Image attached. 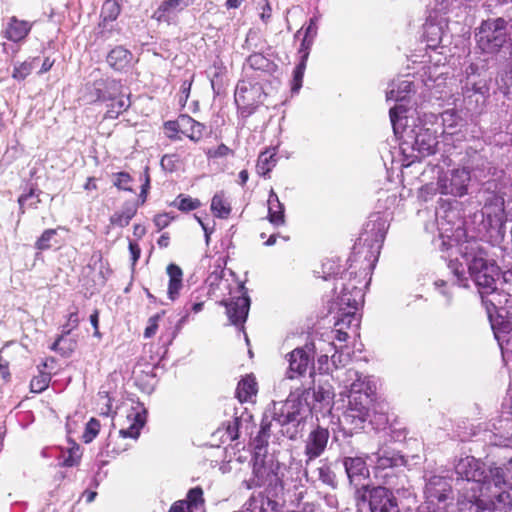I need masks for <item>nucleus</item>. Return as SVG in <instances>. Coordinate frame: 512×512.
I'll use <instances>...</instances> for the list:
<instances>
[{
  "instance_id": "nucleus-1",
  "label": "nucleus",
  "mask_w": 512,
  "mask_h": 512,
  "mask_svg": "<svg viewBox=\"0 0 512 512\" xmlns=\"http://www.w3.org/2000/svg\"><path fill=\"white\" fill-rule=\"evenodd\" d=\"M439 231L433 240L435 247L448 252V267L456 278V284L468 287V273L479 288L482 296L495 294L500 280V269L495 263H489L486 253L478 240L467 235L465 222L459 211L453 208L436 212Z\"/></svg>"
},
{
  "instance_id": "nucleus-2",
  "label": "nucleus",
  "mask_w": 512,
  "mask_h": 512,
  "mask_svg": "<svg viewBox=\"0 0 512 512\" xmlns=\"http://www.w3.org/2000/svg\"><path fill=\"white\" fill-rule=\"evenodd\" d=\"M491 489L477 500H459L458 512H512V457L503 466L490 470Z\"/></svg>"
},
{
  "instance_id": "nucleus-3",
  "label": "nucleus",
  "mask_w": 512,
  "mask_h": 512,
  "mask_svg": "<svg viewBox=\"0 0 512 512\" xmlns=\"http://www.w3.org/2000/svg\"><path fill=\"white\" fill-rule=\"evenodd\" d=\"M405 112L402 105L389 111L394 134L401 140L403 151L411 148L422 157L436 153L439 145L436 132L421 124L409 125L408 117L403 115Z\"/></svg>"
},
{
  "instance_id": "nucleus-4",
  "label": "nucleus",
  "mask_w": 512,
  "mask_h": 512,
  "mask_svg": "<svg viewBox=\"0 0 512 512\" xmlns=\"http://www.w3.org/2000/svg\"><path fill=\"white\" fill-rule=\"evenodd\" d=\"M486 465L473 456L460 458L455 464V473L459 479L465 480V486L461 488L458 500L474 501L480 497L484 489H491L490 470ZM459 501H457V504Z\"/></svg>"
},
{
  "instance_id": "nucleus-5",
  "label": "nucleus",
  "mask_w": 512,
  "mask_h": 512,
  "mask_svg": "<svg viewBox=\"0 0 512 512\" xmlns=\"http://www.w3.org/2000/svg\"><path fill=\"white\" fill-rule=\"evenodd\" d=\"M504 198L494 192H487L485 203L479 213L474 214L477 235L481 238L497 236L505 222Z\"/></svg>"
},
{
  "instance_id": "nucleus-6",
  "label": "nucleus",
  "mask_w": 512,
  "mask_h": 512,
  "mask_svg": "<svg viewBox=\"0 0 512 512\" xmlns=\"http://www.w3.org/2000/svg\"><path fill=\"white\" fill-rule=\"evenodd\" d=\"M355 501L359 510L368 504L370 512H400L394 493L383 486L358 487L355 491Z\"/></svg>"
},
{
  "instance_id": "nucleus-7",
  "label": "nucleus",
  "mask_w": 512,
  "mask_h": 512,
  "mask_svg": "<svg viewBox=\"0 0 512 512\" xmlns=\"http://www.w3.org/2000/svg\"><path fill=\"white\" fill-rule=\"evenodd\" d=\"M506 24L502 18L482 22L475 37L484 52H495L507 41Z\"/></svg>"
},
{
  "instance_id": "nucleus-8",
  "label": "nucleus",
  "mask_w": 512,
  "mask_h": 512,
  "mask_svg": "<svg viewBox=\"0 0 512 512\" xmlns=\"http://www.w3.org/2000/svg\"><path fill=\"white\" fill-rule=\"evenodd\" d=\"M98 100L107 102V111L104 115V119L118 118V116L131 105L129 95L121 92V84L116 80H111L106 83V90L99 91Z\"/></svg>"
},
{
  "instance_id": "nucleus-9",
  "label": "nucleus",
  "mask_w": 512,
  "mask_h": 512,
  "mask_svg": "<svg viewBox=\"0 0 512 512\" xmlns=\"http://www.w3.org/2000/svg\"><path fill=\"white\" fill-rule=\"evenodd\" d=\"M348 407L343 414V423L351 430L362 429L369 416L371 398L364 394L348 395Z\"/></svg>"
},
{
  "instance_id": "nucleus-10",
  "label": "nucleus",
  "mask_w": 512,
  "mask_h": 512,
  "mask_svg": "<svg viewBox=\"0 0 512 512\" xmlns=\"http://www.w3.org/2000/svg\"><path fill=\"white\" fill-rule=\"evenodd\" d=\"M470 179V171L466 168L453 169L439 177L438 191L444 195L462 197L467 193Z\"/></svg>"
},
{
  "instance_id": "nucleus-11",
  "label": "nucleus",
  "mask_w": 512,
  "mask_h": 512,
  "mask_svg": "<svg viewBox=\"0 0 512 512\" xmlns=\"http://www.w3.org/2000/svg\"><path fill=\"white\" fill-rule=\"evenodd\" d=\"M362 281L358 280L349 283L344 282V278H340V291L336 296V304L339 310H358L359 306L363 303L364 293L362 287L358 286ZM339 280L335 285V293H337Z\"/></svg>"
},
{
  "instance_id": "nucleus-12",
  "label": "nucleus",
  "mask_w": 512,
  "mask_h": 512,
  "mask_svg": "<svg viewBox=\"0 0 512 512\" xmlns=\"http://www.w3.org/2000/svg\"><path fill=\"white\" fill-rule=\"evenodd\" d=\"M302 408L300 401L288 398L286 401L273 402L270 413L272 419L280 426L298 425L303 419Z\"/></svg>"
},
{
  "instance_id": "nucleus-13",
  "label": "nucleus",
  "mask_w": 512,
  "mask_h": 512,
  "mask_svg": "<svg viewBox=\"0 0 512 512\" xmlns=\"http://www.w3.org/2000/svg\"><path fill=\"white\" fill-rule=\"evenodd\" d=\"M424 495L429 503L447 504L452 499V487L450 480L441 475H425Z\"/></svg>"
},
{
  "instance_id": "nucleus-14",
  "label": "nucleus",
  "mask_w": 512,
  "mask_h": 512,
  "mask_svg": "<svg viewBox=\"0 0 512 512\" xmlns=\"http://www.w3.org/2000/svg\"><path fill=\"white\" fill-rule=\"evenodd\" d=\"M361 241L367 242L368 238H364L363 234L359 238V243L354 246L352 258H350L351 264L349 269L357 268V265H354V263H359V276L366 278L374 269L375 263L378 260L379 246L375 249L373 246L365 247L364 245H361Z\"/></svg>"
},
{
  "instance_id": "nucleus-15",
  "label": "nucleus",
  "mask_w": 512,
  "mask_h": 512,
  "mask_svg": "<svg viewBox=\"0 0 512 512\" xmlns=\"http://www.w3.org/2000/svg\"><path fill=\"white\" fill-rule=\"evenodd\" d=\"M329 437V430L321 426H316L307 434L303 441V453L305 456V465L307 467L325 452Z\"/></svg>"
},
{
  "instance_id": "nucleus-16",
  "label": "nucleus",
  "mask_w": 512,
  "mask_h": 512,
  "mask_svg": "<svg viewBox=\"0 0 512 512\" xmlns=\"http://www.w3.org/2000/svg\"><path fill=\"white\" fill-rule=\"evenodd\" d=\"M279 478L273 472L270 466H267L262 459L256 458L252 466V476L242 482V485L248 489H254L262 486L277 484Z\"/></svg>"
},
{
  "instance_id": "nucleus-17",
  "label": "nucleus",
  "mask_w": 512,
  "mask_h": 512,
  "mask_svg": "<svg viewBox=\"0 0 512 512\" xmlns=\"http://www.w3.org/2000/svg\"><path fill=\"white\" fill-rule=\"evenodd\" d=\"M289 367L286 372L288 379H295L303 376L313 361V354L308 347L295 348L288 355Z\"/></svg>"
},
{
  "instance_id": "nucleus-18",
  "label": "nucleus",
  "mask_w": 512,
  "mask_h": 512,
  "mask_svg": "<svg viewBox=\"0 0 512 512\" xmlns=\"http://www.w3.org/2000/svg\"><path fill=\"white\" fill-rule=\"evenodd\" d=\"M221 303L226 307V313L231 324L243 326L248 316L250 298L243 294L229 301H222Z\"/></svg>"
},
{
  "instance_id": "nucleus-19",
  "label": "nucleus",
  "mask_w": 512,
  "mask_h": 512,
  "mask_svg": "<svg viewBox=\"0 0 512 512\" xmlns=\"http://www.w3.org/2000/svg\"><path fill=\"white\" fill-rule=\"evenodd\" d=\"M343 465L351 484L358 486L369 477L366 460L362 457H345Z\"/></svg>"
},
{
  "instance_id": "nucleus-20",
  "label": "nucleus",
  "mask_w": 512,
  "mask_h": 512,
  "mask_svg": "<svg viewBox=\"0 0 512 512\" xmlns=\"http://www.w3.org/2000/svg\"><path fill=\"white\" fill-rule=\"evenodd\" d=\"M309 467L305 465V469L303 471L299 469L297 473L305 476L307 481H320L331 487L336 486V475L327 462L319 461V466L315 469H310Z\"/></svg>"
},
{
  "instance_id": "nucleus-21",
  "label": "nucleus",
  "mask_w": 512,
  "mask_h": 512,
  "mask_svg": "<svg viewBox=\"0 0 512 512\" xmlns=\"http://www.w3.org/2000/svg\"><path fill=\"white\" fill-rule=\"evenodd\" d=\"M194 0H165L153 14L158 22L170 23L171 19L178 13L192 5Z\"/></svg>"
},
{
  "instance_id": "nucleus-22",
  "label": "nucleus",
  "mask_w": 512,
  "mask_h": 512,
  "mask_svg": "<svg viewBox=\"0 0 512 512\" xmlns=\"http://www.w3.org/2000/svg\"><path fill=\"white\" fill-rule=\"evenodd\" d=\"M443 131L442 135L445 141L457 140L461 141L464 137L463 133L458 127H461L462 119L454 110H446L441 114Z\"/></svg>"
},
{
  "instance_id": "nucleus-23",
  "label": "nucleus",
  "mask_w": 512,
  "mask_h": 512,
  "mask_svg": "<svg viewBox=\"0 0 512 512\" xmlns=\"http://www.w3.org/2000/svg\"><path fill=\"white\" fill-rule=\"evenodd\" d=\"M267 205V219L269 220V222L275 227L284 226L286 223L285 207L284 204L279 200L278 195L273 189L269 191Z\"/></svg>"
},
{
  "instance_id": "nucleus-24",
  "label": "nucleus",
  "mask_w": 512,
  "mask_h": 512,
  "mask_svg": "<svg viewBox=\"0 0 512 512\" xmlns=\"http://www.w3.org/2000/svg\"><path fill=\"white\" fill-rule=\"evenodd\" d=\"M415 91L414 83L408 78L393 80L386 91L387 100L396 102L406 100Z\"/></svg>"
},
{
  "instance_id": "nucleus-25",
  "label": "nucleus",
  "mask_w": 512,
  "mask_h": 512,
  "mask_svg": "<svg viewBox=\"0 0 512 512\" xmlns=\"http://www.w3.org/2000/svg\"><path fill=\"white\" fill-rule=\"evenodd\" d=\"M347 377L349 380H352V383L349 386V395L364 394L371 398V395L374 393L375 386L372 385V382L368 377L362 376L355 370H348Z\"/></svg>"
},
{
  "instance_id": "nucleus-26",
  "label": "nucleus",
  "mask_w": 512,
  "mask_h": 512,
  "mask_svg": "<svg viewBox=\"0 0 512 512\" xmlns=\"http://www.w3.org/2000/svg\"><path fill=\"white\" fill-rule=\"evenodd\" d=\"M180 120V133L188 137L194 142H198L202 139L206 127L204 124L194 120L192 117L186 114L179 116Z\"/></svg>"
},
{
  "instance_id": "nucleus-27",
  "label": "nucleus",
  "mask_w": 512,
  "mask_h": 512,
  "mask_svg": "<svg viewBox=\"0 0 512 512\" xmlns=\"http://www.w3.org/2000/svg\"><path fill=\"white\" fill-rule=\"evenodd\" d=\"M120 0H106L101 10V22L99 27L104 31H112L113 22L117 19L121 12Z\"/></svg>"
},
{
  "instance_id": "nucleus-28",
  "label": "nucleus",
  "mask_w": 512,
  "mask_h": 512,
  "mask_svg": "<svg viewBox=\"0 0 512 512\" xmlns=\"http://www.w3.org/2000/svg\"><path fill=\"white\" fill-rule=\"evenodd\" d=\"M31 30V24L24 20L11 17L4 31V37L10 41L18 42L23 40Z\"/></svg>"
},
{
  "instance_id": "nucleus-29",
  "label": "nucleus",
  "mask_w": 512,
  "mask_h": 512,
  "mask_svg": "<svg viewBox=\"0 0 512 512\" xmlns=\"http://www.w3.org/2000/svg\"><path fill=\"white\" fill-rule=\"evenodd\" d=\"M448 74V67L446 65H434L424 67L423 83L428 89L440 87L444 84L446 78L444 75Z\"/></svg>"
},
{
  "instance_id": "nucleus-30",
  "label": "nucleus",
  "mask_w": 512,
  "mask_h": 512,
  "mask_svg": "<svg viewBox=\"0 0 512 512\" xmlns=\"http://www.w3.org/2000/svg\"><path fill=\"white\" fill-rule=\"evenodd\" d=\"M366 458L371 462H375L376 468L378 469L394 467L402 462V457L400 455L387 449H380L372 455H367Z\"/></svg>"
},
{
  "instance_id": "nucleus-31",
  "label": "nucleus",
  "mask_w": 512,
  "mask_h": 512,
  "mask_svg": "<svg viewBox=\"0 0 512 512\" xmlns=\"http://www.w3.org/2000/svg\"><path fill=\"white\" fill-rule=\"evenodd\" d=\"M245 68L270 75L276 70L277 65L262 53H253L246 59Z\"/></svg>"
},
{
  "instance_id": "nucleus-32",
  "label": "nucleus",
  "mask_w": 512,
  "mask_h": 512,
  "mask_svg": "<svg viewBox=\"0 0 512 512\" xmlns=\"http://www.w3.org/2000/svg\"><path fill=\"white\" fill-rule=\"evenodd\" d=\"M167 274L169 276L168 284V297L174 301L179 297L180 290L182 288V277L183 272L181 268L175 264H169L167 266Z\"/></svg>"
},
{
  "instance_id": "nucleus-33",
  "label": "nucleus",
  "mask_w": 512,
  "mask_h": 512,
  "mask_svg": "<svg viewBox=\"0 0 512 512\" xmlns=\"http://www.w3.org/2000/svg\"><path fill=\"white\" fill-rule=\"evenodd\" d=\"M495 337L501 347L502 354L512 353V322L507 321L502 324V327L496 329L493 326Z\"/></svg>"
},
{
  "instance_id": "nucleus-34",
  "label": "nucleus",
  "mask_w": 512,
  "mask_h": 512,
  "mask_svg": "<svg viewBox=\"0 0 512 512\" xmlns=\"http://www.w3.org/2000/svg\"><path fill=\"white\" fill-rule=\"evenodd\" d=\"M131 58L132 54L127 49L119 46L110 51L107 62L114 69L122 70L130 63Z\"/></svg>"
},
{
  "instance_id": "nucleus-35",
  "label": "nucleus",
  "mask_w": 512,
  "mask_h": 512,
  "mask_svg": "<svg viewBox=\"0 0 512 512\" xmlns=\"http://www.w3.org/2000/svg\"><path fill=\"white\" fill-rule=\"evenodd\" d=\"M276 148L268 149L264 152H261L258 156L256 169L259 175L268 176L270 171L275 167L277 159H276Z\"/></svg>"
},
{
  "instance_id": "nucleus-36",
  "label": "nucleus",
  "mask_w": 512,
  "mask_h": 512,
  "mask_svg": "<svg viewBox=\"0 0 512 512\" xmlns=\"http://www.w3.org/2000/svg\"><path fill=\"white\" fill-rule=\"evenodd\" d=\"M319 16H313L309 20L308 26L305 28L304 37L302 39L299 53H304V59L308 58L310 47L313 44L314 38L317 35Z\"/></svg>"
},
{
  "instance_id": "nucleus-37",
  "label": "nucleus",
  "mask_w": 512,
  "mask_h": 512,
  "mask_svg": "<svg viewBox=\"0 0 512 512\" xmlns=\"http://www.w3.org/2000/svg\"><path fill=\"white\" fill-rule=\"evenodd\" d=\"M257 393V383L253 376L244 377L237 386L236 394L241 402L248 401Z\"/></svg>"
},
{
  "instance_id": "nucleus-38",
  "label": "nucleus",
  "mask_w": 512,
  "mask_h": 512,
  "mask_svg": "<svg viewBox=\"0 0 512 512\" xmlns=\"http://www.w3.org/2000/svg\"><path fill=\"white\" fill-rule=\"evenodd\" d=\"M136 212V205L132 203H125L120 211L115 212L110 217V222L112 225L125 227L130 223L131 219L135 216Z\"/></svg>"
},
{
  "instance_id": "nucleus-39",
  "label": "nucleus",
  "mask_w": 512,
  "mask_h": 512,
  "mask_svg": "<svg viewBox=\"0 0 512 512\" xmlns=\"http://www.w3.org/2000/svg\"><path fill=\"white\" fill-rule=\"evenodd\" d=\"M313 398L321 408L330 410L334 398V392L330 385H319L313 389Z\"/></svg>"
},
{
  "instance_id": "nucleus-40",
  "label": "nucleus",
  "mask_w": 512,
  "mask_h": 512,
  "mask_svg": "<svg viewBox=\"0 0 512 512\" xmlns=\"http://www.w3.org/2000/svg\"><path fill=\"white\" fill-rule=\"evenodd\" d=\"M40 193L41 191L36 190L34 188H30L27 193H24L19 196L18 204L20 215H23L25 213L26 208H37L38 204L41 202Z\"/></svg>"
},
{
  "instance_id": "nucleus-41",
  "label": "nucleus",
  "mask_w": 512,
  "mask_h": 512,
  "mask_svg": "<svg viewBox=\"0 0 512 512\" xmlns=\"http://www.w3.org/2000/svg\"><path fill=\"white\" fill-rule=\"evenodd\" d=\"M211 210L218 218H227L230 215L231 206L225 199L223 192L214 195L211 201Z\"/></svg>"
},
{
  "instance_id": "nucleus-42",
  "label": "nucleus",
  "mask_w": 512,
  "mask_h": 512,
  "mask_svg": "<svg viewBox=\"0 0 512 512\" xmlns=\"http://www.w3.org/2000/svg\"><path fill=\"white\" fill-rule=\"evenodd\" d=\"M341 312L340 317L335 322V327L341 328H355L357 329L360 324L359 315L356 313L357 310H339Z\"/></svg>"
},
{
  "instance_id": "nucleus-43",
  "label": "nucleus",
  "mask_w": 512,
  "mask_h": 512,
  "mask_svg": "<svg viewBox=\"0 0 512 512\" xmlns=\"http://www.w3.org/2000/svg\"><path fill=\"white\" fill-rule=\"evenodd\" d=\"M67 335L68 334H64L62 332V334L51 345L50 349L61 354L62 356H69L76 347V341L67 339Z\"/></svg>"
},
{
  "instance_id": "nucleus-44",
  "label": "nucleus",
  "mask_w": 512,
  "mask_h": 512,
  "mask_svg": "<svg viewBox=\"0 0 512 512\" xmlns=\"http://www.w3.org/2000/svg\"><path fill=\"white\" fill-rule=\"evenodd\" d=\"M172 205L177 207L180 211L189 212L200 207L201 202L198 199H194L190 196L180 194L173 201Z\"/></svg>"
},
{
  "instance_id": "nucleus-45",
  "label": "nucleus",
  "mask_w": 512,
  "mask_h": 512,
  "mask_svg": "<svg viewBox=\"0 0 512 512\" xmlns=\"http://www.w3.org/2000/svg\"><path fill=\"white\" fill-rule=\"evenodd\" d=\"M58 229H46L41 236L35 242V248L38 250H47L52 247L53 241H55V237L57 235Z\"/></svg>"
},
{
  "instance_id": "nucleus-46",
  "label": "nucleus",
  "mask_w": 512,
  "mask_h": 512,
  "mask_svg": "<svg viewBox=\"0 0 512 512\" xmlns=\"http://www.w3.org/2000/svg\"><path fill=\"white\" fill-rule=\"evenodd\" d=\"M341 270V265L339 263V260L336 259H326L322 265H321V277L324 280H327L331 277L336 276L339 274Z\"/></svg>"
},
{
  "instance_id": "nucleus-47",
  "label": "nucleus",
  "mask_w": 512,
  "mask_h": 512,
  "mask_svg": "<svg viewBox=\"0 0 512 512\" xmlns=\"http://www.w3.org/2000/svg\"><path fill=\"white\" fill-rule=\"evenodd\" d=\"M37 58L27 60L14 66L12 77L18 81L24 80L32 72L34 66L33 63Z\"/></svg>"
},
{
  "instance_id": "nucleus-48",
  "label": "nucleus",
  "mask_w": 512,
  "mask_h": 512,
  "mask_svg": "<svg viewBox=\"0 0 512 512\" xmlns=\"http://www.w3.org/2000/svg\"><path fill=\"white\" fill-rule=\"evenodd\" d=\"M144 426V421L141 418L140 414L134 415V422L126 429H121L119 431L120 435L123 438H134L137 439L140 434V429Z\"/></svg>"
},
{
  "instance_id": "nucleus-49",
  "label": "nucleus",
  "mask_w": 512,
  "mask_h": 512,
  "mask_svg": "<svg viewBox=\"0 0 512 512\" xmlns=\"http://www.w3.org/2000/svg\"><path fill=\"white\" fill-rule=\"evenodd\" d=\"M301 61L295 67L293 71V82H292V92H298L302 86V80L304 76V71L306 68V60L304 59V53H301Z\"/></svg>"
},
{
  "instance_id": "nucleus-50",
  "label": "nucleus",
  "mask_w": 512,
  "mask_h": 512,
  "mask_svg": "<svg viewBox=\"0 0 512 512\" xmlns=\"http://www.w3.org/2000/svg\"><path fill=\"white\" fill-rule=\"evenodd\" d=\"M80 319L78 316V308L73 307L67 316V321L62 326V332L64 334H70L79 325Z\"/></svg>"
},
{
  "instance_id": "nucleus-51",
  "label": "nucleus",
  "mask_w": 512,
  "mask_h": 512,
  "mask_svg": "<svg viewBox=\"0 0 512 512\" xmlns=\"http://www.w3.org/2000/svg\"><path fill=\"white\" fill-rule=\"evenodd\" d=\"M49 382L50 377L47 374L35 377L30 382L31 391L34 393H41L48 387Z\"/></svg>"
},
{
  "instance_id": "nucleus-52",
  "label": "nucleus",
  "mask_w": 512,
  "mask_h": 512,
  "mask_svg": "<svg viewBox=\"0 0 512 512\" xmlns=\"http://www.w3.org/2000/svg\"><path fill=\"white\" fill-rule=\"evenodd\" d=\"M204 302L199 300L198 297H194L191 295V299L189 303H187L184 307L186 314L180 320V323H183L186 318L189 316V312L199 313L203 309Z\"/></svg>"
},
{
  "instance_id": "nucleus-53",
  "label": "nucleus",
  "mask_w": 512,
  "mask_h": 512,
  "mask_svg": "<svg viewBox=\"0 0 512 512\" xmlns=\"http://www.w3.org/2000/svg\"><path fill=\"white\" fill-rule=\"evenodd\" d=\"M100 423L98 420L92 418L86 425V429L83 435L86 443L91 442L99 433Z\"/></svg>"
},
{
  "instance_id": "nucleus-54",
  "label": "nucleus",
  "mask_w": 512,
  "mask_h": 512,
  "mask_svg": "<svg viewBox=\"0 0 512 512\" xmlns=\"http://www.w3.org/2000/svg\"><path fill=\"white\" fill-rule=\"evenodd\" d=\"M254 2L259 10L260 19L262 22L268 23L272 15V8L268 0H254Z\"/></svg>"
},
{
  "instance_id": "nucleus-55",
  "label": "nucleus",
  "mask_w": 512,
  "mask_h": 512,
  "mask_svg": "<svg viewBox=\"0 0 512 512\" xmlns=\"http://www.w3.org/2000/svg\"><path fill=\"white\" fill-rule=\"evenodd\" d=\"M185 501L189 503L192 509L196 508L198 504L203 502V490L200 487H194L190 489L187 493V499Z\"/></svg>"
},
{
  "instance_id": "nucleus-56",
  "label": "nucleus",
  "mask_w": 512,
  "mask_h": 512,
  "mask_svg": "<svg viewBox=\"0 0 512 512\" xmlns=\"http://www.w3.org/2000/svg\"><path fill=\"white\" fill-rule=\"evenodd\" d=\"M114 179V185L121 190L131 191V188L129 186L132 178L131 176L126 172H119L115 174Z\"/></svg>"
},
{
  "instance_id": "nucleus-57",
  "label": "nucleus",
  "mask_w": 512,
  "mask_h": 512,
  "mask_svg": "<svg viewBox=\"0 0 512 512\" xmlns=\"http://www.w3.org/2000/svg\"><path fill=\"white\" fill-rule=\"evenodd\" d=\"M248 92V86L245 82L239 83L235 90V102L237 105L249 104L246 93Z\"/></svg>"
},
{
  "instance_id": "nucleus-58",
  "label": "nucleus",
  "mask_w": 512,
  "mask_h": 512,
  "mask_svg": "<svg viewBox=\"0 0 512 512\" xmlns=\"http://www.w3.org/2000/svg\"><path fill=\"white\" fill-rule=\"evenodd\" d=\"M180 120L179 117L175 121H167L164 123V129L167 137L176 140L178 139L177 134L180 132Z\"/></svg>"
},
{
  "instance_id": "nucleus-59",
  "label": "nucleus",
  "mask_w": 512,
  "mask_h": 512,
  "mask_svg": "<svg viewBox=\"0 0 512 512\" xmlns=\"http://www.w3.org/2000/svg\"><path fill=\"white\" fill-rule=\"evenodd\" d=\"M163 313H158L148 320V325L144 331V337L145 338H151L156 334V331L158 329V321L161 319Z\"/></svg>"
},
{
  "instance_id": "nucleus-60",
  "label": "nucleus",
  "mask_w": 512,
  "mask_h": 512,
  "mask_svg": "<svg viewBox=\"0 0 512 512\" xmlns=\"http://www.w3.org/2000/svg\"><path fill=\"white\" fill-rule=\"evenodd\" d=\"M447 504L429 503L425 501L418 507L417 512H446Z\"/></svg>"
},
{
  "instance_id": "nucleus-61",
  "label": "nucleus",
  "mask_w": 512,
  "mask_h": 512,
  "mask_svg": "<svg viewBox=\"0 0 512 512\" xmlns=\"http://www.w3.org/2000/svg\"><path fill=\"white\" fill-rule=\"evenodd\" d=\"M272 421H274V420L271 417L270 410H268L265 412L262 422H261V427H260V431H259L260 437L264 438V437L269 436Z\"/></svg>"
},
{
  "instance_id": "nucleus-62",
  "label": "nucleus",
  "mask_w": 512,
  "mask_h": 512,
  "mask_svg": "<svg viewBox=\"0 0 512 512\" xmlns=\"http://www.w3.org/2000/svg\"><path fill=\"white\" fill-rule=\"evenodd\" d=\"M435 287L445 297V305L449 306L452 301V294L447 290V283L444 280H437L434 283Z\"/></svg>"
},
{
  "instance_id": "nucleus-63",
  "label": "nucleus",
  "mask_w": 512,
  "mask_h": 512,
  "mask_svg": "<svg viewBox=\"0 0 512 512\" xmlns=\"http://www.w3.org/2000/svg\"><path fill=\"white\" fill-rule=\"evenodd\" d=\"M232 154V150L225 144H220L215 150H209L208 156L212 158L225 157Z\"/></svg>"
},
{
  "instance_id": "nucleus-64",
  "label": "nucleus",
  "mask_w": 512,
  "mask_h": 512,
  "mask_svg": "<svg viewBox=\"0 0 512 512\" xmlns=\"http://www.w3.org/2000/svg\"><path fill=\"white\" fill-rule=\"evenodd\" d=\"M169 512H193V509L185 500H179L171 506Z\"/></svg>"
}]
</instances>
